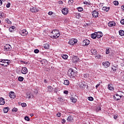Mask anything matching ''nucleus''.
I'll return each instance as SVG.
<instances>
[{
    "label": "nucleus",
    "instance_id": "39448f33",
    "mask_svg": "<svg viewBox=\"0 0 124 124\" xmlns=\"http://www.w3.org/2000/svg\"><path fill=\"white\" fill-rule=\"evenodd\" d=\"M3 49L4 51H11L12 47L9 44H6L4 46Z\"/></svg>",
    "mask_w": 124,
    "mask_h": 124
},
{
    "label": "nucleus",
    "instance_id": "ddd939ff",
    "mask_svg": "<svg viewBox=\"0 0 124 124\" xmlns=\"http://www.w3.org/2000/svg\"><path fill=\"white\" fill-rule=\"evenodd\" d=\"M102 64L106 68L110 66V62H103Z\"/></svg>",
    "mask_w": 124,
    "mask_h": 124
},
{
    "label": "nucleus",
    "instance_id": "09e8293b",
    "mask_svg": "<svg viewBox=\"0 0 124 124\" xmlns=\"http://www.w3.org/2000/svg\"><path fill=\"white\" fill-rule=\"evenodd\" d=\"M121 24H122V25H124V19H122L120 21Z\"/></svg>",
    "mask_w": 124,
    "mask_h": 124
},
{
    "label": "nucleus",
    "instance_id": "e433bc0d",
    "mask_svg": "<svg viewBox=\"0 0 124 124\" xmlns=\"http://www.w3.org/2000/svg\"><path fill=\"white\" fill-rule=\"evenodd\" d=\"M95 59H101V58H102V57L100 55H97L95 56Z\"/></svg>",
    "mask_w": 124,
    "mask_h": 124
},
{
    "label": "nucleus",
    "instance_id": "423d86ee",
    "mask_svg": "<svg viewBox=\"0 0 124 124\" xmlns=\"http://www.w3.org/2000/svg\"><path fill=\"white\" fill-rule=\"evenodd\" d=\"M38 8L36 7H31L30 8V11L32 13H36V12H38Z\"/></svg>",
    "mask_w": 124,
    "mask_h": 124
},
{
    "label": "nucleus",
    "instance_id": "c85d7f7f",
    "mask_svg": "<svg viewBox=\"0 0 124 124\" xmlns=\"http://www.w3.org/2000/svg\"><path fill=\"white\" fill-rule=\"evenodd\" d=\"M109 9H110L109 7H103L102 8V10H104V11H109Z\"/></svg>",
    "mask_w": 124,
    "mask_h": 124
},
{
    "label": "nucleus",
    "instance_id": "7ed1b4c3",
    "mask_svg": "<svg viewBox=\"0 0 124 124\" xmlns=\"http://www.w3.org/2000/svg\"><path fill=\"white\" fill-rule=\"evenodd\" d=\"M76 74H77V73L75 72L72 69H70L68 70V75L69 76V77H74L76 76Z\"/></svg>",
    "mask_w": 124,
    "mask_h": 124
},
{
    "label": "nucleus",
    "instance_id": "3c124183",
    "mask_svg": "<svg viewBox=\"0 0 124 124\" xmlns=\"http://www.w3.org/2000/svg\"><path fill=\"white\" fill-rule=\"evenodd\" d=\"M66 122V121H65V119H63L62 120V124H65V122Z\"/></svg>",
    "mask_w": 124,
    "mask_h": 124
},
{
    "label": "nucleus",
    "instance_id": "8fccbe9b",
    "mask_svg": "<svg viewBox=\"0 0 124 124\" xmlns=\"http://www.w3.org/2000/svg\"><path fill=\"white\" fill-rule=\"evenodd\" d=\"M61 113H60V112H58V113L57 114V116L58 118H60V117H61Z\"/></svg>",
    "mask_w": 124,
    "mask_h": 124
},
{
    "label": "nucleus",
    "instance_id": "20e7f679",
    "mask_svg": "<svg viewBox=\"0 0 124 124\" xmlns=\"http://www.w3.org/2000/svg\"><path fill=\"white\" fill-rule=\"evenodd\" d=\"M77 42H78V40H77V39H75V38H73V39H71L68 42V44L70 45H75V44H77Z\"/></svg>",
    "mask_w": 124,
    "mask_h": 124
},
{
    "label": "nucleus",
    "instance_id": "f8f14e48",
    "mask_svg": "<svg viewBox=\"0 0 124 124\" xmlns=\"http://www.w3.org/2000/svg\"><path fill=\"white\" fill-rule=\"evenodd\" d=\"M62 13L63 15H67L68 14V9L67 8H64L62 9Z\"/></svg>",
    "mask_w": 124,
    "mask_h": 124
},
{
    "label": "nucleus",
    "instance_id": "a211bd4d",
    "mask_svg": "<svg viewBox=\"0 0 124 124\" xmlns=\"http://www.w3.org/2000/svg\"><path fill=\"white\" fill-rule=\"evenodd\" d=\"M111 72L112 73H117V67L114 65L112 66Z\"/></svg>",
    "mask_w": 124,
    "mask_h": 124
},
{
    "label": "nucleus",
    "instance_id": "b1692460",
    "mask_svg": "<svg viewBox=\"0 0 124 124\" xmlns=\"http://www.w3.org/2000/svg\"><path fill=\"white\" fill-rule=\"evenodd\" d=\"M47 89H48V91L49 92H50V93H52V92H53V90H54L53 87H52V86H48Z\"/></svg>",
    "mask_w": 124,
    "mask_h": 124
},
{
    "label": "nucleus",
    "instance_id": "4468645a",
    "mask_svg": "<svg viewBox=\"0 0 124 124\" xmlns=\"http://www.w3.org/2000/svg\"><path fill=\"white\" fill-rule=\"evenodd\" d=\"M95 32H96V35L97 38H100L101 37H102V36H103L102 32L98 31Z\"/></svg>",
    "mask_w": 124,
    "mask_h": 124
},
{
    "label": "nucleus",
    "instance_id": "13d9d810",
    "mask_svg": "<svg viewBox=\"0 0 124 124\" xmlns=\"http://www.w3.org/2000/svg\"><path fill=\"white\" fill-rule=\"evenodd\" d=\"M31 94H30V96H29V97H28V98H32L33 97V95H31Z\"/></svg>",
    "mask_w": 124,
    "mask_h": 124
},
{
    "label": "nucleus",
    "instance_id": "4c0bfd02",
    "mask_svg": "<svg viewBox=\"0 0 124 124\" xmlns=\"http://www.w3.org/2000/svg\"><path fill=\"white\" fill-rule=\"evenodd\" d=\"M88 100L90 101H93V97L91 96V97H88Z\"/></svg>",
    "mask_w": 124,
    "mask_h": 124
},
{
    "label": "nucleus",
    "instance_id": "f3484780",
    "mask_svg": "<svg viewBox=\"0 0 124 124\" xmlns=\"http://www.w3.org/2000/svg\"><path fill=\"white\" fill-rule=\"evenodd\" d=\"M9 97L10 98H15L16 96L14 92H10L9 93Z\"/></svg>",
    "mask_w": 124,
    "mask_h": 124
},
{
    "label": "nucleus",
    "instance_id": "6e6d98bb",
    "mask_svg": "<svg viewBox=\"0 0 124 124\" xmlns=\"http://www.w3.org/2000/svg\"><path fill=\"white\" fill-rule=\"evenodd\" d=\"M113 118L114 120H117V119L118 118V116L116 115H114Z\"/></svg>",
    "mask_w": 124,
    "mask_h": 124
},
{
    "label": "nucleus",
    "instance_id": "a19ab883",
    "mask_svg": "<svg viewBox=\"0 0 124 124\" xmlns=\"http://www.w3.org/2000/svg\"><path fill=\"white\" fill-rule=\"evenodd\" d=\"M13 112H17L18 111V108H14L12 109Z\"/></svg>",
    "mask_w": 124,
    "mask_h": 124
},
{
    "label": "nucleus",
    "instance_id": "7c9ffc66",
    "mask_svg": "<svg viewBox=\"0 0 124 124\" xmlns=\"http://www.w3.org/2000/svg\"><path fill=\"white\" fill-rule=\"evenodd\" d=\"M67 121H68L69 122H72V121H73V118H72V116H68L67 118Z\"/></svg>",
    "mask_w": 124,
    "mask_h": 124
},
{
    "label": "nucleus",
    "instance_id": "9b49d317",
    "mask_svg": "<svg viewBox=\"0 0 124 124\" xmlns=\"http://www.w3.org/2000/svg\"><path fill=\"white\" fill-rule=\"evenodd\" d=\"M98 12L96 10H94L92 12V15L93 18H97L98 17Z\"/></svg>",
    "mask_w": 124,
    "mask_h": 124
},
{
    "label": "nucleus",
    "instance_id": "c9c22d12",
    "mask_svg": "<svg viewBox=\"0 0 124 124\" xmlns=\"http://www.w3.org/2000/svg\"><path fill=\"white\" fill-rule=\"evenodd\" d=\"M18 80L20 82H23V81H24V78H23V77H18Z\"/></svg>",
    "mask_w": 124,
    "mask_h": 124
},
{
    "label": "nucleus",
    "instance_id": "c03bdc74",
    "mask_svg": "<svg viewBox=\"0 0 124 124\" xmlns=\"http://www.w3.org/2000/svg\"><path fill=\"white\" fill-rule=\"evenodd\" d=\"M109 53H110V50H109V48H107L106 54H109Z\"/></svg>",
    "mask_w": 124,
    "mask_h": 124
},
{
    "label": "nucleus",
    "instance_id": "ea45409f",
    "mask_svg": "<svg viewBox=\"0 0 124 124\" xmlns=\"http://www.w3.org/2000/svg\"><path fill=\"white\" fill-rule=\"evenodd\" d=\"M113 4H114V5H119V1H113Z\"/></svg>",
    "mask_w": 124,
    "mask_h": 124
},
{
    "label": "nucleus",
    "instance_id": "603ef678",
    "mask_svg": "<svg viewBox=\"0 0 124 124\" xmlns=\"http://www.w3.org/2000/svg\"><path fill=\"white\" fill-rule=\"evenodd\" d=\"M62 3H63V2H62V1L60 0L58 2V4H62Z\"/></svg>",
    "mask_w": 124,
    "mask_h": 124
},
{
    "label": "nucleus",
    "instance_id": "2eb2a0df",
    "mask_svg": "<svg viewBox=\"0 0 124 124\" xmlns=\"http://www.w3.org/2000/svg\"><path fill=\"white\" fill-rule=\"evenodd\" d=\"M79 87L82 90H84V89H85V87H86V84H85V83L82 82H79Z\"/></svg>",
    "mask_w": 124,
    "mask_h": 124
},
{
    "label": "nucleus",
    "instance_id": "0e129e2a",
    "mask_svg": "<svg viewBox=\"0 0 124 124\" xmlns=\"http://www.w3.org/2000/svg\"><path fill=\"white\" fill-rule=\"evenodd\" d=\"M44 82L45 83H47V80H46V79H44Z\"/></svg>",
    "mask_w": 124,
    "mask_h": 124
},
{
    "label": "nucleus",
    "instance_id": "e2e57ef3",
    "mask_svg": "<svg viewBox=\"0 0 124 124\" xmlns=\"http://www.w3.org/2000/svg\"><path fill=\"white\" fill-rule=\"evenodd\" d=\"M1 4H2V0H0V6L1 5Z\"/></svg>",
    "mask_w": 124,
    "mask_h": 124
},
{
    "label": "nucleus",
    "instance_id": "de8ad7c7",
    "mask_svg": "<svg viewBox=\"0 0 124 124\" xmlns=\"http://www.w3.org/2000/svg\"><path fill=\"white\" fill-rule=\"evenodd\" d=\"M9 31L10 32H13V31H14V30L12 28H10L9 29Z\"/></svg>",
    "mask_w": 124,
    "mask_h": 124
},
{
    "label": "nucleus",
    "instance_id": "dca6fc26",
    "mask_svg": "<svg viewBox=\"0 0 124 124\" xmlns=\"http://www.w3.org/2000/svg\"><path fill=\"white\" fill-rule=\"evenodd\" d=\"M90 44V41L88 39L84 40L83 41V45L84 46H88Z\"/></svg>",
    "mask_w": 124,
    "mask_h": 124
},
{
    "label": "nucleus",
    "instance_id": "864d4df0",
    "mask_svg": "<svg viewBox=\"0 0 124 124\" xmlns=\"http://www.w3.org/2000/svg\"><path fill=\"white\" fill-rule=\"evenodd\" d=\"M74 1L73 0H69L68 3H73Z\"/></svg>",
    "mask_w": 124,
    "mask_h": 124
},
{
    "label": "nucleus",
    "instance_id": "4d7b16f0",
    "mask_svg": "<svg viewBox=\"0 0 124 124\" xmlns=\"http://www.w3.org/2000/svg\"><path fill=\"white\" fill-rule=\"evenodd\" d=\"M99 86H100V83H98V84H97L95 86L96 89H97V88Z\"/></svg>",
    "mask_w": 124,
    "mask_h": 124
},
{
    "label": "nucleus",
    "instance_id": "f03ea898",
    "mask_svg": "<svg viewBox=\"0 0 124 124\" xmlns=\"http://www.w3.org/2000/svg\"><path fill=\"white\" fill-rule=\"evenodd\" d=\"M10 63V61L7 60H0V64L2 66H7Z\"/></svg>",
    "mask_w": 124,
    "mask_h": 124
},
{
    "label": "nucleus",
    "instance_id": "49530a36",
    "mask_svg": "<svg viewBox=\"0 0 124 124\" xmlns=\"http://www.w3.org/2000/svg\"><path fill=\"white\" fill-rule=\"evenodd\" d=\"M34 52V53L35 54H38V53H39V50H38V49H35Z\"/></svg>",
    "mask_w": 124,
    "mask_h": 124
},
{
    "label": "nucleus",
    "instance_id": "bf43d9fd",
    "mask_svg": "<svg viewBox=\"0 0 124 124\" xmlns=\"http://www.w3.org/2000/svg\"><path fill=\"white\" fill-rule=\"evenodd\" d=\"M48 15H52V14H53V12H49L48 13Z\"/></svg>",
    "mask_w": 124,
    "mask_h": 124
},
{
    "label": "nucleus",
    "instance_id": "680f3d73",
    "mask_svg": "<svg viewBox=\"0 0 124 124\" xmlns=\"http://www.w3.org/2000/svg\"><path fill=\"white\" fill-rule=\"evenodd\" d=\"M10 28L11 29H12L14 31V30H15V27H14V26H11Z\"/></svg>",
    "mask_w": 124,
    "mask_h": 124
},
{
    "label": "nucleus",
    "instance_id": "bb28decb",
    "mask_svg": "<svg viewBox=\"0 0 124 124\" xmlns=\"http://www.w3.org/2000/svg\"><path fill=\"white\" fill-rule=\"evenodd\" d=\"M69 80L66 79L64 81V85H65L66 86H68L69 85Z\"/></svg>",
    "mask_w": 124,
    "mask_h": 124
},
{
    "label": "nucleus",
    "instance_id": "6e6552de",
    "mask_svg": "<svg viewBox=\"0 0 124 124\" xmlns=\"http://www.w3.org/2000/svg\"><path fill=\"white\" fill-rule=\"evenodd\" d=\"M79 61H80V59L78 58V57L74 56L72 59V61L73 63H77Z\"/></svg>",
    "mask_w": 124,
    "mask_h": 124
},
{
    "label": "nucleus",
    "instance_id": "79ce46f5",
    "mask_svg": "<svg viewBox=\"0 0 124 124\" xmlns=\"http://www.w3.org/2000/svg\"><path fill=\"white\" fill-rule=\"evenodd\" d=\"M3 13L0 12V18H3Z\"/></svg>",
    "mask_w": 124,
    "mask_h": 124
},
{
    "label": "nucleus",
    "instance_id": "774afa93",
    "mask_svg": "<svg viewBox=\"0 0 124 124\" xmlns=\"http://www.w3.org/2000/svg\"><path fill=\"white\" fill-rule=\"evenodd\" d=\"M99 110H101V108H99Z\"/></svg>",
    "mask_w": 124,
    "mask_h": 124
},
{
    "label": "nucleus",
    "instance_id": "a878e982",
    "mask_svg": "<svg viewBox=\"0 0 124 124\" xmlns=\"http://www.w3.org/2000/svg\"><path fill=\"white\" fill-rule=\"evenodd\" d=\"M91 37L92 38H93V39H95V38H96V32H95L94 33H93L92 35H91Z\"/></svg>",
    "mask_w": 124,
    "mask_h": 124
},
{
    "label": "nucleus",
    "instance_id": "5fc2aeb1",
    "mask_svg": "<svg viewBox=\"0 0 124 124\" xmlns=\"http://www.w3.org/2000/svg\"><path fill=\"white\" fill-rule=\"evenodd\" d=\"M63 93H65V94H67L68 93V91H65L63 92Z\"/></svg>",
    "mask_w": 124,
    "mask_h": 124
},
{
    "label": "nucleus",
    "instance_id": "f704fd0d",
    "mask_svg": "<svg viewBox=\"0 0 124 124\" xmlns=\"http://www.w3.org/2000/svg\"><path fill=\"white\" fill-rule=\"evenodd\" d=\"M5 22H6V23H7L8 24H12V22L8 18H7L5 19Z\"/></svg>",
    "mask_w": 124,
    "mask_h": 124
},
{
    "label": "nucleus",
    "instance_id": "0eeeda50",
    "mask_svg": "<svg viewBox=\"0 0 124 124\" xmlns=\"http://www.w3.org/2000/svg\"><path fill=\"white\" fill-rule=\"evenodd\" d=\"M20 33L22 36H27V34H28L29 32L27 31V30L24 29L20 32Z\"/></svg>",
    "mask_w": 124,
    "mask_h": 124
},
{
    "label": "nucleus",
    "instance_id": "c756f323",
    "mask_svg": "<svg viewBox=\"0 0 124 124\" xmlns=\"http://www.w3.org/2000/svg\"><path fill=\"white\" fill-rule=\"evenodd\" d=\"M9 110V108L8 107L4 108L3 109L4 113H7Z\"/></svg>",
    "mask_w": 124,
    "mask_h": 124
},
{
    "label": "nucleus",
    "instance_id": "338daca9",
    "mask_svg": "<svg viewBox=\"0 0 124 124\" xmlns=\"http://www.w3.org/2000/svg\"><path fill=\"white\" fill-rule=\"evenodd\" d=\"M121 8L123 10H124V6H122Z\"/></svg>",
    "mask_w": 124,
    "mask_h": 124
},
{
    "label": "nucleus",
    "instance_id": "72a5a7b5",
    "mask_svg": "<svg viewBox=\"0 0 124 124\" xmlns=\"http://www.w3.org/2000/svg\"><path fill=\"white\" fill-rule=\"evenodd\" d=\"M83 4H86V5H91V4H92V3H91V2H90L85 1L83 2Z\"/></svg>",
    "mask_w": 124,
    "mask_h": 124
},
{
    "label": "nucleus",
    "instance_id": "2f4dec72",
    "mask_svg": "<svg viewBox=\"0 0 124 124\" xmlns=\"http://www.w3.org/2000/svg\"><path fill=\"white\" fill-rule=\"evenodd\" d=\"M71 99L72 100V102H73L74 103H75V102H77V99L74 98L73 97L71 98Z\"/></svg>",
    "mask_w": 124,
    "mask_h": 124
},
{
    "label": "nucleus",
    "instance_id": "393cba45",
    "mask_svg": "<svg viewBox=\"0 0 124 124\" xmlns=\"http://www.w3.org/2000/svg\"><path fill=\"white\" fill-rule=\"evenodd\" d=\"M44 47L45 49H49L50 48V45H49V44H45L44 45Z\"/></svg>",
    "mask_w": 124,
    "mask_h": 124
},
{
    "label": "nucleus",
    "instance_id": "6ab92c4d",
    "mask_svg": "<svg viewBox=\"0 0 124 124\" xmlns=\"http://www.w3.org/2000/svg\"><path fill=\"white\" fill-rule=\"evenodd\" d=\"M5 104V101L2 97L0 98V105H4Z\"/></svg>",
    "mask_w": 124,
    "mask_h": 124
},
{
    "label": "nucleus",
    "instance_id": "a18cd8bd",
    "mask_svg": "<svg viewBox=\"0 0 124 124\" xmlns=\"http://www.w3.org/2000/svg\"><path fill=\"white\" fill-rule=\"evenodd\" d=\"M10 5H11V4L10 2H8V4L6 5V7L7 8H9V7H10Z\"/></svg>",
    "mask_w": 124,
    "mask_h": 124
},
{
    "label": "nucleus",
    "instance_id": "aec40b11",
    "mask_svg": "<svg viewBox=\"0 0 124 124\" xmlns=\"http://www.w3.org/2000/svg\"><path fill=\"white\" fill-rule=\"evenodd\" d=\"M108 27H115L116 26V23L114 21L109 22L108 23Z\"/></svg>",
    "mask_w": 124,
    "mask_h": 124
},
{
    "label": "nucleus",
    "instance_id": "cd10ccee",
    "mask_svg": "<svg viewBox=\"0 0 124 124\" xmlns=\"http://www.w3.org/2000/svg\"><path fill=\"white\" fill-rule=\"evenodd\" d=\"M62 59L64 60H67V59H68V56H67L66 54H64L62 55Z\"/></svg>",
    "mask_w": 124,
    "mask_h": 124
},
{
    "label": "nucleus",
    "instance_id": "052dcab7",
    "mask_svg": "<svg viewBox=\"0 0 124 124\" xmlns=\"http://www.w3.org/2000/svg\"><path fill=\"white\" fill-rule=\"evenodd\" d=\"M21 62H23L25 64H27L28 63V62H25V61H21Z\"/></svg>",
    "mask_w": 124,
    "mask_h": 124
},
{
    "label": "nucleus",
    "instance_id": "58836bf2",
    "mask_svg": "<svg viewBox=\"0 0 124 124\" xmlns=\"http://www.w3.org/2000/svg\"><path fill=\"white\" fill-rule=\"evenodd\" d=\"M24 119L25 121H27V122H30V117H29V116H26L25 118H24Z\"/></svg>",
    "mask_w": 124,
    "mask_h": 124
},
{
    "label": "nucleus",
    "instance_id": "9d476101",
    "mask_svg": "<svg viewBox=\"0 0 124 124\" xmlns=\"http://www.w3.org/2000/svg\"><path fill=\"white\" fill-rule=\"evenodd\" d=\"M28 71H29L28 70V68H27V67H22V68L21 70V72L22 74H27V73H28Z\"/></svg>",
    "mask_w": 124,
    "mask_h": 124
},
{
    "label": "nucleus",
    "instance_id": "4be33fe9",
    "mask_svg": "<svg viewBox=\"0 0 124 124\" xmlns=\"http://www.w3.org/2000/svg\"><path fill=\"white\" fill-rule=\"evenodd\" d=\"M91 53L93 55H95L96 54H97V51H96V49L93 48L91 49Z\"/></svg>",
    "mask_w": 124,
    "mask_h": 124
},
{
    "label": "nucleus",
    "instance_id": "412c9836",
    "mask_svg": "<svg viewBox=\"0 0 124 124\" xmlns=\"http://www.w3.org/2000/svg\"><path fill=\"white\" fill-rule=\"evenodd\" d=\"M108 90H109V91H114V87L113 86V84H108Z\"/></svg>",
    "mask_w": 124,
    "mask_h": 124
},
{
    "label": "nucleus",
    "instance_id": "f257e3e1",
    "mask_svg": "<svg viewBox=\"0 0 124 124\" xmlns=\"http://www.w3.org/2000/svg\"><path fill=\"white\" fill-rule=\"evenodd\" d=\"M51 38L53 39H57L60 37L61 35V33H60V31L58 30H53L51 32Z\"/></svg>",
    "mask_w": 124,
    "mask_h": 124
},
{
    "label": "nucleus",
    "instance_id": "1a4fd4ad",
    "mask_svg": "<svg viewBox=\"0 0 124 124\" xmlns=\"http://www.w3.org/2000/svg\"><path fill=\"white\" fill-rule=\"evenodd\" d=\"M122 95L116 93L115 96H113V99L114 100H120L122 97Z\"/></svg>",
    "mask_w": 124,
    "mask_h": 124
},
{
    "label": "nucleus",
    "instance_id": "69168bd1",
    "mask_svg": "<svg viewBox=\"0 0 124 124\" xmlns=\"http://www.w3.org/2000/svg\"><path fill=\"white\" fill-rule=\"evenodd\" d=\"M59 99L60 101H62V100H63L62 98H59Z\"/></svg>",
    "mask_w": 124,
    "mask_h": 124
},
{
    "label": "nucleus",
    "instance_id": "473e14b6",
    "mask_svg": "<svg viewBox=\"0 0 124 124\" xmlns=\"http://www.w3.org/2000/svg\"><path fill=\"white\" fill-rule=\"evenodd\" d=\"M77 9L78 10V12H82L84 9H83V8L81 7H78L77 8Z\"/></svg>",
    "mask_w": 124,
    "mask_h": 124
},
{
    "label": "nucleus",
    "instance_id": "37998d69",
    "mask_svg": "<svg viewBox=\"0 0 124 124\" xmlns=\"http://www.w3.org/2000/svg\"><path fill=\"white\" fill-rule=\"evenodd\" d=\"M21 106L22 107H26V106H27V104H26L25 103H23L21 104Z\"/></svg>",
    "mask_w": 124,
    "mask_h": 124
},
{
    "label": "nucleus",
    "instance_id": "5701e85b",
    "mask_svg": "<svg viewBox=\"0 0 124 124\" xmlns=\"http://www.w3.org/2000/svg\"><path fill=\"white\" fill-rule=\"evenodd\" d=\"M119 35L121 36H124V30H120L119 31Z\"/></svg>",
    "mask_w": 124,
    "mask_h": 124
}]
</instances>
